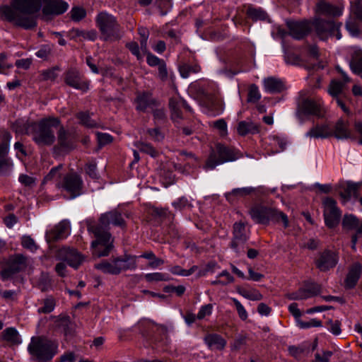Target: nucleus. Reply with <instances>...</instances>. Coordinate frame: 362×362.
I'll return each instance as SVG.
<instances>
[{"label": "nucleus", "instance_id": "33", "mask_svg": "<svg viewBox=\"0 0 362 362\" xmlns=\"http://www.w3.org/2000/svg\"><path fill=\"white\" fill-rule=\"evenodd\" d=\"M361 186V183L358 182H348L346 184V188L344 189L343 192L340 193L341 197L344 201H349L351 197H358V190Z\"/></svg>", "mask_w": 362, "mask_h": 362}, {"label": "nucleus", "instance_id": "64", "mask_svg": "<svg viewBox=\"0 0 362 362\" xmlns=\"http://www.w3.org/2000/svg\"><path fill=\"white\" fill-rule=\"evenodd\" d=\"M232 300L236 308L240 318L243 320H245L248 315L243 305L235 298H232Z\"/></svg>", "mask_w": 362, "mask_h": 362}, {"label": "nucleus", "instance_id": "14", "mask_svg": "<svg viewBox=\"0 0 362 362\" xmlns=\"http://www.w3.org/2000/svg\"><path fill=\"white\" fill-rule=\"evenodd\" d=\"M83 180L81 177L76 173H69L66 175L62 182L59 184V187L70 194L71 199L79 196L82 193Z\"/></svg>", "mask_w": 362, "mask_h": 362}, {"label": "nucleus", "instance_id": "27", "mask_svg": "<svg viewBox=\"0 0 362 362\" xmlns=\"http://www.w3.org/2000/svg\"><path fill=\"white\" fill-rule=\"evenodd\" d=\"M204 342L211 350L221 351L226 345V341L218 334H208L204 337Z\"/></svg>", "mask_w": 362, "mask_h": 362}, {"label": "nucleus", "instance_id": "23", "mask_svg": "<svg viewBox=\"0 0 362 362\" xmlns=\"http://www.w3.org/2000/svg\"><path fill=\"white\" fill-rule=\"evenodd\" d=\"M65 83L76 89L86 91L88 89V84L86 81H83L79 74L76 69H70L65 74Z\"/></svg>", "mask_w": 362, "mask_h": 362}, {"label": "nucleus", "instance_id": "13", "mask_svg": "<svg viewBox=\"0 0 362 362\" xmlns=\"http://www.w3.org/2000/svg\"><path fill=\"white\" fill-rule=\"evenodd\" d=\"M249 238L246 231L245 225L242 222H236L233 225V238L230 243V247L237 254L245 252L244 245Z\"/></svg>", "mask_w": 362, "mask_h": 362}, {"label": "nucleus", "instance_id": "12", "mask_svg": "<svg viewBox=\"0 0 362 362\" xmlns=\"http://www.w3.org/2000/svg\"><path fill=\"white\" fill-rule=\"evenodd\" d=\"M11 136L5 129L0 130V176L6 174L12 166L8 154Z\"/></svg>", "mask_w": 362, "mask_h": 362}, {"label": "nucleus", "instance_id": "24", "mask_svg": "<svg viewBox=\"0 0 362 362\" xmlns=\"http://www.w3.org/2000/svg\"><path fill=\"white\" fill-rule=\"evenodd\" d=\"M362 274V264L360 262H354L350 265L344 281V286L347 289L354 288Z\"/></svg>", "mask_w": 362, "mask_h": 362}, {"label": "nucleus", "instance_id": "39", "mask_svg": "<svg viewBox=\"0 0 362 362\" xmlns=\"http://www.w3.org/2000/svg\"><path fill=\"white\" fill-rule=\"evenodd\" d=\"M200 71V67L198 65H190L188 64H183L179 67L180 75L183 78H187L192 73H197Z\"/></svg>", "mask_w": 362, "mask_h": 362}, {"label": "nucleus", "instance_id": "26", "mask_svg": "<svg viewBox=\"0 0 362 362\" xmlns=\"http://www.w3.org/2000/svg\"><path fill=\"white\" fill-rule=\"evenodd\" d=\"M0 340L5 341L9 346L19 345L21 343L19 333L14 327H8L1 332Z\"/></svg>", "mask_w": 362, "mask_h": 362}, {"label": "nucleus", "instance_id": "32", "mask_svg": "<svg viewBox=\"0 0 362 362\" xmlns=\"http://www.w3.org/2000/svg\"><path fill=\"white\" fill-rule=\"evenodd\" d=\"M237 131L241 136H245L248 134H254L259 132V126L251 121H241L238 123Z\"/></svg>", "mask_w": 362, "mask_h": 362}, {"label": "nucleus", "instance_id": "58", "mask_svg": "<svg viewBox=\"0 0 362 362\" xmlns=\"http://www.w3.org/2000/svg\"><path fill=\"white\" fill-rule=\"evenodd\" d=\"M351 13L354 19L362 22V4L360 1H356L351 6Z\"/></svg>", "mask_w": 362, "mask_h": 362}, {"label": "nucleus", "instance_id": "3", "mask_svg": "<svg viewBox=\"0 0 362 362\" xmlns=\"http://www.w3.org/2000/svg\"><path fill=\"white\" fill-rule=\"evenodd\" d=\"M136 256L124 254L112 257L95 264V268L104 274L119 275L123 272L134 270L136 267Z\"/></svg>", "mask_w": 362, "mask_h": 362}, {"label": "nucleus", "instance_id": "59", "mask_svg": "<svg viewBox=\"0 0 362 362\" xmlns=\"http://www.w3.org/2000/svg\"><path fill=\"white\" fill-rule=\"evenodd\" d=\"M327 329L334 335H339L341 330V322L339 320H330L327 322Z\"/></svg>", "mask_w": 362, "mask_h": 362}, {"label": "nucleus", "instance_id": "49", "mask_svg": "<svg viewBox=\"0 0 362 362\" xmlns=\"http://www.w3.org/2000/svg\"><path fill=\"white\" fill-rule=\"evenodd\" d=\"M344 83L339 81H332L329 87V93L333 96L337 97L342 91Z\"/></svg>", "mask_w": 362, "mask_h": 362}, {"label": "nucleus", "instance_id": "45", "mask_svg": "<svg viewBox=\"0 0 362 362\" xmlns=\"http://www.w3.org/2000/svg\"><path fill=\"white\" fill-rule=\"evenodd\" d=\"M13 68V64L8 61V55L6 52L0 53V74H7L8 71Z\"/></svg>", "mask_w": 362, "mask_h": 362}, {"label": "nucleus", "instance_id": "40", "mask_svg": "<svg viewBox=\"0 0 362 362\" xmlns=\"http://www.w3.org/2000/svg\"><path fill=\"white\" fill-rule=\"evenodd\" d=\"M359 219L354 215H345L342 220V226L344 228L352 230L358 226Z\"/></svg>", "mask_w": 362, "mask_h": 362}, {"label": "nucleus", "instance_id": "10", "mask_svg": "<svg viewBox=\"0 0 362 362\" xmlns=\"http://www.w3.org/2000/svg\"><path fill=\"white\" fill-rule=\"evenodd\" d=\"M323 216L325 223L329 228H334L339 225L341 212L337 206L335 199L332 197H325L322 199Z\"/></svg>", "mask_w": 362, "mask_h": 362}, {"label": "nucleus", "instance_id": "44", "mask_svg": "<svg viewBox=\"0 0 362 362\" xmlns=\"http://www.w3.org/2000/svg\"><path fill=\"white\" fill-rule=\"evenodd\" d=\"M136 146L140 151L148 154L153 158H156L159 154L158 151L150 144L139 142Z\"/></svg>", "mask_w": 362, "mask_h": 362}, {"label": "nucleus", "instance_id": "56", "mask_svg": "<svg viewBox=\"0 0 362 362\" xmlns=\"http://www.w3.org/2000/svg\"><path fill=\"white\" fill-rule=\"evenodd\" d=\"M126 47L129 49L132 54H134L138 60L143 59V55L140 52V48L137 42H130L126 45Z\"/></svg>", "mask_w": 362, "mask_h": 362}, {"label": "nucleus", "instance_id": "18", "mask_svg": "<svg viewBox=\"0 0 362 362\" xmlns=\"http://www.w3.org/2000/svg\"><path fill=\"white\" fill-rule=\"evenodd\" d=\"M135 108L139 112H145L148 109L158 106V102L148 92L138 93L134 100Z\"/></svg>", "mask_w": 362, "mask_h": 362}, {"label": "nucleus", "instance_id": "16", "mask_svg": "<svg viewBox=\"0 0 362 362\" xmlns=\"http://www.w3.org/2000/svg\"><path fill=\"white\" fill-rule=\"evenodd\" d=\"M23 265V254L11 256L1 272L3 280H8L18 273Z\"/></svg>", "mask_w": 362, "mask_h": 362}, {"label": "nucleus", "instance_id": "43", "mask_svg": "<svg viewBox=\"0 0 362 362\" xmlns=\"http://www.w3.org/2000/svg\"><path fill=\"white\" fill-rule=\"evenodd\" d=\"M70 18L75 22H79L86 16V11L83 7L74 6L69 12Z\"/></svg>", "mask_w": 362, "mask_h": 362}, {"label": "nucleus", "instance_id": "31", "mask_svg": "<svg viewBox=\"0 0 362 362\" xmlns=\"http://www.w3.org/2000/svg\"><path fill=\"white\" fill-rule=\"evenodd\" d=\"M338 139H348L351 136V132L349 129V124L342 119H339L334 128L332 135Z\"/></svg>", "mask_w": 362, "mask_h": 362}, {"label": "nucleus", "instance_id": "17", "mask_svg": "<svg viewBox=\"0 0 362 362\" xmlns=\"http://www.w3.org/2000/svg\"><path fill=\"white\" fill-rule=\"evenodd\" d=\"M69 222L66 220H63L54 228L46 232V240L48 243L60 240L65 238L69 235Z\"/></svg>", "mask_w": 362, "mask_h": 362}, {"label": "nucleus", "instance_id": "61", "mask_svg": "<svg viewBox=\"0 0 362 362\" xmlns=\"http://www.w3.org/2000/svg\"><path fill=\"white\" fill-rule=\"evenodd\" d=\"M59 70L57 66L53 67L52 69H49L45 70L42 72V79L47 81H54L57 77V71Z\"/></svg>", "mask_w": 362, "mask_h": 362}, {"label": "nucleus", "instance_id": "48", "mask_svg": "<svg viewBox=\"0 0 362 362\" xmlns=\"http://www.w3.org/2000/svg\"><path fill=\"white\" fill-rule=\"evenodd\" d=\"M197 269V267L196 266H193L189 269H184L180 266H174L170 269V272L175 275L188 276L192 274Z\"/></svg>", "mask_w": 362, "mask_h": 362}, {"label": "nucleus", "instance_id": "6", "mask_svg": "<svg viewBox=\"0 0 362 362\" xmlns=\"http://www.w3.org/2000/svg\"><path fill=\"white\" fill-rule=\"evenodd\" d=\"M58 344L46 337H33L28 346V351L39 361H50L57 353Z\"/></svg>", "mask_w": 362, "mask_h": 362}, {"label": "nucleus", "instance_id": "41", "mask_svg": "<svg viewBox=\"0 0 362 362\" xmlns=\"http://www.w3.org/2000/svg\"><path fill=\"white\" fill-rule=\"evenodd\" d=\"M255 191V189L252 187H243V188H236L232 190L231 192L228 193L226 195V198L228 200H230L233 196L243 197L248 194H250L252 192Z\"/></svg>", "mask_w": 362, "mask_h": 362}, {"label": "nucleus", "instance_id": "8", "mask_svg": "<svg viewBox=\"0 0 362 362\" xmlns=\"http://www.w3.org/2000/svg\"><path fill=\"white\" fill-rule=\"evenodd\" d=\"M216 150L218 158L216 154H211L206 160L204 166L205 169L213 170L218 165H221L226 162L234 161L239 157L238 152L221 144L217 145Z\"/></svg>", "mask_w": 362, "mask_h": 362}, {"label": "nucleus", "instance_id": "22", "mask_svg": "<svg viewBox=\"0 0 362 362\" xmlns=\"http://www.w3.org/2000/svg\"><path fill=\"white\" fill-rule=\"evenodd\" d=\"M290 35L296 40H300L307 35L311 26L308 21H291L287 23Z\"/></svg>", "mask_w": 362, "mask_h": 362}, {"label": "nucleus", "instance_id": "47", "mask_svg": "<svg viewBox=\"0 0 362 362\" xmlns=\"http://www.w3.org/2000/svg\"><path fill=\"white\" fill-rule=\"evenodd\" d=\"M76 117L79 119L80 123L87 127H95L96 122L93 121L88 113L81 112L76 115Z\"/></svg>", "mask_w": 362, "mask_h": 362}, {"label": "nucleus", "instance_id": "34", "mask_svg": "<svg viewBox=\"0 0 362 362\" xmlns=\"http://www.w3.org/2000/svg\"><path fill=\"white\" fill-rule=\"evenodd\" d=\"M237 292L243 297L250 300H260L263 296L256 289L247 290L244 288L238 287Z\"/></svg>", "mask_w": 362, "mask_h": 362}, {"label": "nucleus", "instance_id": "38", "mask_svg": "<svg viewBox=\"0 0 362 362\" xmlns=\"http://www.w3.org/2000/svg\"><path fill=\"white\" fill-rule=\"evenodd\" d=\"M144 278L148 282L168 281L171 279L168 274L161 272L148 273L145 274Z\"/></svg>", "mask_w": 362, "mask_h": 362}, {"label": "nucleus", "instance_id": "1", "mask_svg": "<svg viewBox=\"0 0 362 362\" xmlns=\"http://www.w3.org/2000/svg\"><path fill=\"white\" fill-rule=\"evenodd\" d=\"M60 121L56 117L45 118L34 124L33 139L39 146H51L55 141L57 130V144L54 146V153L58 156L66 154L76 146L78 136L75 131L66 129L59 126Z\"/></svg>", "mask_w": 362, "mask_h": 362}, {"label": "nucleus", "instance_id": "42", "mask_svg": "<svg viewBox=\"0 0 362 362\" xmlns=\"http://www.w3.org/2000/svg\"><path fill=\"white\" fill-rule=\"evenodd\" d=\"M247 15L254 21L264 20L267 18V13L261 8L249 7L247 11Z\"/></svg>", "mask_w": 362, "mask_h": 362}, {"label": "nucleus", "instance_id": "28", "mask_svg": "<svg viewBox=\"0 0 362 362\" xmlns=\"http://www.w3.org/2000/svg\"><path fill=\"white\" fill-rule=\"evenodd\" d=\"M263 83L265 90L270 93H279L286 88L284 82L274 77L264 78Z\"/></svg>", "mask_w": 362, "mask_h": 362}, {"label": "nucleus", "instance_id": "7", "mask_svg": "<svg viewBox=\"0 0 362 362\" xmlns=\"http://www.w3.org/2000/svg\"><path fill=\"white\" fill-rule=\"evenodd\" d=\"M313 27L317 36L322 40H326L329 37L336 36L337 40L341 38L340 28L341 23L335 22L333 20H324L320 18H316L313 23Z\"/></svg>", "mask_w": 362, "mask_h": 362}, {"label": "nucleus", "instance_id": "21", "mask_svg": "<svg viewBox=\"0 0 362 362\" xmlns=\"http://www.w3.org/2000/svg\"><path fill=\"white\" fill-rule=\"evenodd\" d=\"M183 107L189 112H192L190 106L182 99L178 98H172L169 100V108L171 112V119L174 122H178L182 119L181 107Z\"/></svg>", "mask_w": 362, "mask_h": 362}, {"label": "nucleus", "instance_id": "35", "mask_svg": "<svg viewBox=\"0 0 362 362\" xmlns=\"http://www.w3.org/2000/svg\"><path fill=\"white\" fill-rule=\"evenodd\" d=\"M206 113L211 116L220 115L223 110L221 101L212 100L206 103Z\"/></svg>", "mask_w": 362, "mask_h": 362}, {"label": "nucleus", "instance_id": "19", "mask_svg": "<svg viewBox=\"0 0 362 362\" xmlns=\"http://www.w3.org/2000/svg\"><path fill=\"white\" fill-rule=\"evenodd\" d=\"M338 259V255L336 252L325 250L320 254L319 258L315 261L316 267L321 272H326L336 266Z\"/></svg>", "mask_w": 362, "mask_h": 362}, {"label": "nucleus", "instance_id": "53", "mask_svg": "<svg viewBox=\"0 0 362 362\" xmlns=\"http://www.w3.org/2000/svg\"><path fill=\"white\" fill-rule=\"evenodd\" d=\"M146 132L152 140L157 142L162 141L165 136L164 134L158 127L148 129Z\"/></svg>", "mask_w": 362, "mask_h": 362}, {"label": "nucleus", "instance_id": "60", "mask_svg": "<svg viewBox=\"0 0 362 362\" xmlns=\"http://www.w3.org/2000/svg\"><path fill=\"white\" fill-rule=\"evenodd\" d=\"M212 127L217 129L221 136H226L227 132V124L223 119H219L212 123Z\"/></svg>", "mask_w": 362, "mask_h": 362}, {"label": "nucleus", "instance_id": "30", "mask_svg": "<svg viewBox=\"0 0 362 362\" xmlns=\"http://www.w3.org/2000/svg\"><path fill=\"white\" fill-rule=\"evenodd\" d=\"M65 252V260L67 264L75 269H77L78 266L82 263L83 258L81 255L74 249H64Z\"/></svg>", "mask_w": 362, "mask_h": 362}, {"label": "nucleus", "instance_id": "37", "mask_svg": "<svg viewBox=\"0 0 362 362\" xmlns=\"http://www.w3.org/2000/svg\"><path fill=\"white\" fill-rule=\"evenodd\" d=\"M56 301L52 296H49L42 300V306L38 308L40 313H49L54 310Z\"/></svg>", "mask_w": 362, "mask_h": 362}, {"label": "nucleus", "instance_id": "51", "mask_svg": "<svg viewBox=\"0 0 362 362\" xmlns=\"http://www.w3.org/2000/svg\"><path fill=\"white\" fill-rule=\"evenodd\" d=\"M261 98V94L258 87L255 84H252L249 87L247 101L250 103H256Z\"/></svg>", "mask_w": 362, "mask_h": 362}, {"label": "nucleus", "instance_id": "4", "mask_svg": "<svg viewBox=\"0 0 362 362\" xmlns=\"http://www.w3.org/2000/svg\"><path fill=\"white\" fill-rule=\"evenodd\" d=\"M95 22L105 41H116L122 37L123 31L121 26L112 15L107 12H100L96 16Z\"/></svg>", "mask_w": 362, "mask_h": 362}, {"label": "nucleus", "instance_id": "52", "mask_svg": "<svg viewBox=\"0 0 362 362\" xmlns=\"http://www.w3.org/2000/svg\"><path fill=\"white\" fill-rule=\"evenodd\" d=\"M173 206L178 210L189 209L192 207L191 202L185 197H182L174 202Z\"/></svg>", "mask_w": 362, "mask_h": 362}, {"label": "nucleus", "instance_id": "20", "mask_svg": "<svg viewBox=\"0 0 362 362\" xmlns=\"http://www.w3.org/2000/svg\"><path fill=\"white\" fill-rule=\"evenodd\" d=\"M42 13L45 16H58L66 12L69 8L66 2L62 0H44Z\"/></svg>", "mask_w": 362, "mask_h": 362}, {"label": "nucleus", "instance_id": "15", "mask_svg": "<svg viewBox=\"0 0 362 362\" xmlns=\"http://www.w3.org/2000/svg\"><path fill=\"white\" fill-rule=\"evenodd\" d=\"M320 292V287L315 283H305L298 291L287 294V298L291 300H305L317 296Z\"/></svg>", "mask_w": 362, "mask_h": 362}, {"label": "nucleus", "instance_id": "36", "mask_svg": "<svg viewBox=\"0 0 362 362\" xmlns=\"http://www.w3.org/2000/svg\"><path fill=\"white\" fill-rule=\"evenodd\" d=\"M350 67L354 73L362 72V51H356L354 53L350 62Z\"/></svg>", "mask_w": 362, "mask_h": 362}, {"label": "nucleus", "instance_id": "57", "mask_svg": "<svg viewBox=\"0 0 362 362\" xmlns=\"http://www.w3.org/2000/svg\"><path fill=\"white\" fill-rule=\"evenodd\" d=\"M185 287L182 285L175 286L173 285L165 286L163 288V291L165 293H175L177 296H181L185 292Z\"/></svg>", "mask_w": 362, "mask_h": 362}, {"label": "nucleus", "instance_id": "9", "mask_svg": "<svg viewBox=\"0 0 362 362\" xmlns=\"http://www.w3.org/2000/svg\"><path fill=\"white\" fill-rule=\"evenodd\" d=\"M323 115L324 108L320 101L307 98L298 102L296 115L300 122H304L305 117L313 115L321 117Z\"/></svg>", "mask_w": 362, "mask_h": 362}, {"label": "nucleus", "instance_id": "54", "mask_svg": "<svg viewBox=\"0 0 362 362\" xmlns=\"http://www.w3.org/2000/svg\"><path fill=\"white\" fill-rule=\"evenodd\" d=\"M38 287L43 292L47 291L52 288V281L48 275L42 274L39 280Z\"/></svg>", "mask_w": 362, "mask_h": 362}, {"label": "nucleus", "instance_id": "2", "mask_svg": "<svg viewBox=\"0 0 362 362\" xmlns=\"http://www.w3.org/2000/svg\"><path fill=\"white\" fill-rule=\"evenodd\" d=\"M87 230L95 237L91 243L93 255L95 257L108 256L113 248V238L110 225L125 227V221L117 210H112L100 215L98 221L93 218L86 220Z\"/></svg>", "mask_w": 362, "mask_h": 362}, {"label": "nucleus", "instance_id": "5", "mask_svg": "<svg viewBox=\"0 0 362 362\" xmlns=\"http://www.w3.org/2000/svg\"><path fill=\"white\" fill-rule=\"evenodd\" d=\"M249 214L254 222L257 224L268 225L270 221H281L285 228L289 226L288 216L276 209L256 205L250 209Z\"/></svg>", "mask_w": 362, "mask_h": 362}, {"label": "nucleus", "instance_id": "50", "mask_svg": "<svg viewBox=\"0 0 362 362\" xmlns=\"http://www.w3.org/2000/svg\"><path fill=\"white\" fill-rule=\"evenodd\" d=\"M298 326L301 329H308L310 327H319L322 326V322L316 318L310 320L309 321L305 322L300 319L297 320Z\"/></svg>", "mask_w": 362, "mask_h": 362}, {"label": "nucleus", "instance_id": "62", "mask_svg": "<svg viewBox=\"0 0 362 362\" xmlns=\"http://www.w3.org/2000/svg\"><path fill=\"white\" fill-rule=\"evenodd\" d=\"M213 310L212 304H206L201 307L199 309L197 317L198 320H202L206 316H209Z\"/></svg>", "mask_w": 362, "mask_h": 362}, {"label": "nucleus", "instance_id": "46", "mask_svg": "<svg viewBox=\"0 0 362 362\" xmlns=\"http://www.w3.org/2000/svg\"><path fill=\"white\" fill-rule=\"evenodd\" d=\"M346 29L353 37H357L360 34L359 25L355 19L350 18L346 22Z\"/></svg>", "mask_w": 362, "mask_h": 362}, {"label": "nucleus", "instance_id": "63", "mask_svg": "<svg viewBox=\"0 0 362 362\" xmlns=\"http://www.w3.org/2000/svg\"><path fill=\"white\" fill-rule=\"evenodd\" d=\"M153 115L154 120L160 122H164L166 121V114L165 111L163 108H157L154 107L153 110H151Z\"/></svg>", "mask_w": 362, "mask_h": 362}, {"label": "nucleus", "instance_id": "55", "mask_svg": "<svg viewBox=\"0 0 362 362\" xmlns=\"http://www.w3.org/2000/svg\"><path fill=\"white\" fill-rule=\"evenodd\" d=\"M60 327L62 328L63 332L66 336L71 335L74 332V325L70 321L69 317L63 318L59 324Z\"/></svg>", "mask_w": 362, "mask_h": 362}, {"label": "nucleus", "instance_id": "11", "mask_svg": "<svg viewBox=\"0 0 362 362\" xmlns=\"http://www.w3.org/2000/svg\"><path fill=\"white\" fill-rule=\"evenodd\" d=\"M0 19L16 27H23V4L10 1L8 4L0 5Z\"/></svg>", "mask_w": 362, "mask_h": 362}, {"label": "nucleus", "instance_id": "29", "mask_svg": "<svg viewBox=\"0 0 362 362\" xmlns=\"http://www.w3.org/2000/svg\"><path fill=\"white\" fill-rule=\"evenodd\" d=\"M306 136L310 138H327L332 135V131L326 125H316L311 128L307 133Z\"/></svg>", "mask_w": 362, "mask_h": 362}, {"label": "nucleus", "instance_id": "25", "mask_svg": "<svg viewBox=\"0 0 362 362\" xmlns=\"http://www.w3.org/2000/svg\"><path fill=\"white\" fill-rule=\"evenodd\" d=\"M316 13L327 16H340L342 14V8L339 6L331 4L325 1H320L316 4Z\"/></svg>", "mask_w": 362, "mask_h": 362}]
</instances>
